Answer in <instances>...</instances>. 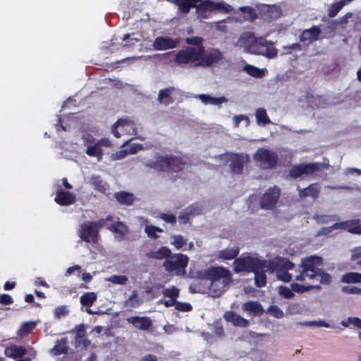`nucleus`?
<instances>
[{
  "instance_id": "f03ea898",
  "label": "nucleus",
  "mask_w": 361,
  "mask_h": 361,
  "mask_svg": "<svg viewBox=\"0 0 361 361\" xmlns=\"http://www.w3.org/2000/svg\"><path fill=\"white\" fill-rule=\"evenodd\" d=\"M196 277L201 280H209L211 281L209 289L221 295L225 292V288L232 282L231 271L223 267H212L203 271L196 272Z\"/></svg>"
},
{
  "instance_id": "4be33fe9",
  "label": "nucleus",
  "mask_w": 361,
  "mask_h": 361,
  "mask_svg": "<svg viewBox=\"0 0 361 361\" xmlns=\"http://www.w3.org/2000/svg\"><path fill=\"white\" fill-rule=\"evenodd\" d=\"M242 309L254 317L261 316L264 312L262 305L258 301H247L243 304Z\"/></svg>"
},
{
  "instance_id": "0e129e2a",
  "label": "nucleus",
  "mask_w": 361,
  "mask_h": 361,
  "mask_svg": "<svg viewBox=\"0 0 361 361\" xmlns=\"http://www.w3.org/2000/svg\"><path fill=\"white\" fill-rule=\"evenodd\" d=\"M160 218L169 224H176V216L172 214L163 213L160 215Z\"/></svg>"
},
{
  "instance_id": "0eeeda50",
  "label": "nucleus",
  "mask_w": 361,
  "mask_h": 361,
  "mask_svg": "<svg viewBox=\"0 0 361 361\" xmlns=\"http://www.w3.org/2000/svg\"><path fill=\"white\" fill-rule=\"evenodd\" d=\"M253 158L263 169H274L278 163L277 154L265 148H259L254 154Z\"/></svg>"
},
{
  "instance_id": "aec40b11",
  "label": "nucleus",
  "mask_w": 361,
  "mask_h": 361,
  "mask_svg": "<svg viewBox=\"0 0 361 361\" xmlns=\"http://www.w3.org/2000/svg\"><path fill=\"white\" fill-rule=\"evenodd\" d=\"M76 197L75 194L59 190L56 191L55 202L61 206H68L75 202Z\"/></svg>"
},
{
  "instance_id": "c03bdc74",
  "label": "nucleus",
  "mask_w": 361,
  "mask_h": 361,
  "mask_svg": "<svg viewBox=\"0 0 361 361\" xmlns=\"http://www.w3.org/2000/svg\"><path fill=\"white\" fill-rule=\"evenodd\" d=\"M201 2L198 6H197V11L201 13L202 17H205L203 16V13L207 11H213V1L211 0H201Z\"/></svg>"
},
{
  "instance_id": "052dcab7",
  "label": "nucleus",
  "mask_w": 361,
  "mask_h": 361,
  "mask_svg": "<svg viewBox=\"0 0 361 361\" xmlns=\"http://www.w3.org/2000/svg\"><path fill=\"white\" fill-rule=\"evenodd\" d=\"M36 324L34 322H26L21 325L20 331L24 334H28L33 330Z\"/></svg>"
},
{
  "instance_id": "393cba45",
  "label": "nucleus",
  "mask_w": 361,
  "mask_h": 361,
  "mask_svg": "<svg viewBox=\"0 0 361 361\" xmlns=\"http://www.w3.org/2000/svg\"><path fill=\"white\" fill-rule=\"evenodd\" d=\"M114 197L116 201L123 205L131 206L135 201L134 195L126 191H119L114 193Z\"/></svg>"
},
{
  "instance_id": "603ef678",
  "label": "nucleus",
  "mask_w": 361,
  "mask_h": 361,
  "mask_svg": "<svg viewBox=\"0 0 361 361\" xmlns=\"http://www.w3.org/2000/svg\"><path fill=\"white\" fill-rule=\"evenodd\" d=\"M185 211L190 217H194L202 213V207L196 203L188 207Z\"/></svg>"
},
{
  "instance_id": "412c9836",
  "label": "nucleus",
  "mask_w": 361,
  "mask_h": 361,
  "mask_svg": "<svg viewBox=\"0 0 361 361\" xmlns=\"http://www.w3.org/2000/svg\"><path fill=\"white\" fill-rule=\"evenodd\" d=\"M321 191V186L319 183H312L307 188L298 190V195L301 198H306L307 197H312L316 200L319 195Z\"/></svg>"
},
{
  "instance_id": "49530a36",
  "label": "nucleus",
  "mask_w": 361,
  "mask_h": 361,
  "mask_svg": "<svg viewBox=\"0 0 361 361\" xmlns=\"http://www.w3.org/2000/svg\"><path fill=\"white\" fill-rule=\"evenodd\" d=\"M164 297L177 300L180 295V290L176 286L164 288L162 291Z\"/></svg>"
},
{
  "instance_id": "72a5a7b5",
  "label": "nucleus",
  "mask_w": 361,
  "mask_h": 361,
  "mask_svg": "<svg viewBox=\"0 0 361 361\" xmlns=\"http://www.w3.org/2000/svg\"><path fill=\"white\" fill-rule=\"evenodd\" d=\"M90 182L94 188L100 192L104 193L109 188L107 183L104 182L100 176H92Z\"/></svg>"
},
{
  "instance_id": "39448f33",
  "label": "nucleus",
  "mask_w": 361,
  "mask_h": 361,
  "mask_svg": "<svg viewBox=\"0 0 361 361\" xmlns=\"http://www.w3.org/2000/svg\"><path fill=\"white\" fill-rule=\"evenodd\" d=\"M235 272H255L257 270L266 269L267 261L252 257H240L234 262Z\"/></svg>"
},
{
  "instance_id": "6ab92c4d",
  "label": "nucleus",
  "mask_w": 361,
  "mask_h": 361,
  "mask_svg": "<svg viewBox=\"0 0 361 361\" xmlns=\"http://www.w3.org/2000/svg\"><path fill=\"white\" fill-rule=\"evenodd\" d=\"M321 30L319 26L314 25L309 29L304 30L300 36V40L302 42H308L312 43L319 39Z\"/></svg>"
},
{
  "instance_id": "473e14b6",
  "label": "nucleus",
  "mask_w": 361,
  "mask_h": 361,
  "mask_svg": "<svg viewBox=\"0 0 361 361\" xmlns=\"http://www.w3.org/2000/svg\"><path fill=\"white\" fill-rule=\"evenodd\" d=\"M66 338H61L56 341L55 345L51 349V353L54 355H60L67 353L68 347L67 346Z\"/></svg>"
},
{
  "instance_id": "f8f14e48",
  "label": "nucleus",
  "mask_w": 361,
  "mask_h": 361,
  "mask_svg": "<svg viewBox=\"0 0 361 361\" xmlns=\"http://www.w3.org/2000/svg\"><path fill=\"white\" fill-rule=\"evenodd\" d=\"M281 190L274 186L269 188L261 197L259 204L262 209H272L275 207L279 197Z\"/></svg>"
},
{
  "instance_id": "bb28decb",
  "label": "nucleus",
  "mask_w": 361,
  "mask_h": 361,
  "mask_svg": "<svg viewBox=\"0 0 361 361\" xmlns=\"http://www.w3.org/2000/svg\"><path fill=\"white\" fill-rule=\"evenodd\" d=\"M174 90L175 88L172 86L160 90L158 94L159 102L166 105L172 104L173 102V99L171 97V94Z\"/></svg>"
},
{
  "instance_id": "4d7b16f0",
  "label": "nucleus",
  "mask_w": 361,
  "mask_h": 361,
  "mask_svg": "<svg viewBox=\"0 0 361 361\" xmlns=\"http://www.w3.org/2000/svg\"><path fill=\"white\" fill-rule=\"evenodd\" d=\"M128 278L123 275H114L109 279V281L115 284L125 285L128 281Z\"/></svg>"
},
{
  "instance_id": "20e7f679",
  "label": "nucleus",
  "mask_w": 361,
  "mask_h": 361,
  "mask_svg": "<svg viewBox=\"0 0 361 361\" xmlns=\"http://www.w3.org/2000/svg\"><path fill=\"white\" fill-rule=\"evenodd\" d=\"M105 226V220L100 219L98 221H87L82 224L79 229L80 239L88 243H97L99 240V231Z\"/></svg>"
},
{
  "instance_id": "6e6d98bb",
  "label": "nucleus",
  "mask_w": 361,
  "mask_h": 361,
  "mask_svg": "<svg viewBox=\"0 0 361 361\" xmlns=\"http://www.w3.org/2000/svg\"><path fill=\"white\" fill-rule=\"evenodd\" d=\"M173 245L177 249H180L183 245L186 244L187 240L181 235H176L173 236Z\"/></svg>"
},
{
  "instance_id": "e433bc0d",
  "label": "nucleus",
  "mask_w": 361,
  "mask_h": 361,
  "mask_svg": "<svg viewBox=\"0 0 361 361\" xmlns=\"http://www.w3.org/2000/svg\"><path fill=\"white\" fill-rule=\"evenodd\" d=\"M341 281L345 283H357L361 282V274L348 272L342 276Z\"/></svg>"
},
{
  "instance_id": "1a4fd4ad",
  "label": "nucleus",
  "mask_w": 361,
  "mask_h": 361,
  "mask_svg": "<svg viewBox=\"0 0 361 361\" xmlns=\"http://www.w3.org/2000/svg\"><path fill=\"white\" fill-rule=\"evenodd\" d=\"M203 51L204 47H201L200 49H196L192 47H187L177 53L174 61L178 64H188L200 61Z\"/></svg>"
},
{
  "instance_id": "09e8293b",
  "label": "nucleus",
  "mask_w": 361,
  "mask_h": 361,
  "mask_svg": "<svg viewBox=\"0 0 361 361\" xmlns=\"http://www.w3.org/2000/svg\"><path fill=\"white\" fill-rule=\"evenodd\" d=\"M232 10L231 6L224 1L221 2H214L213 1V11H223L228 13Z\"/></svg>"
},
{
  "instance_id": "f3484780",
  "label": "nucleus",
  "mask_w": 361,
  "mask_h": 361,
  "mask_svg": "<svg viewBox=\"0 0 361 361\" xmlns=\"http://www.w3.org/2000/svg\"><path fill=\"white\" fill-rule=\"evenodd\" d=\"M126 320L135 328L142 331H148L152 326V319L149 317L132 316Z\"/></svg>"
},
{
  "instance_id": "7ed1b4c3",
  "label": "nucleus",
  "mask_w": 361,
  "mask_h": 361,
  "mask_svg": "<svg viewBox=\"0 0 361 361\" xmlns=\"http://www.w3.org/2000/svg\"><path fill=\"white\" fill-rule=\"evenodd\" d=\"M144 165L160 172L175 173L182 171L185 165L181 157L174 155H158L155 160H148Z\"/></svg>"
},
{
  "instance_id": "864d4df0",
  "label": "nucleus",
  "mask_w": 361,
  "mask_h": 361,
  "mask_svg": "<svg viewBox=\"0 0 361 361\" xmlns=\"http://www.w3.org/2000/svg\"><path fill=\"white\" fill-rule=\"evenodd\" d=\"M54 317L57 319L66 316L69 313V310L66 305L58 306L54 309Z\"/></svg>"
},
{
  "instance_id": "680f3d73",
  "label": "nucleus",
  "mask_w": 361,
  "mask_h": 361,
  "mask_svg": "<svg viewBox=\"0 0 361 361\" xmlns=\"http://www.w3.org/2000/svg\"><path fill=\"white\" fill-rule=\"evenodd\" d=\"M175 308L181 312H190L192 310V307L190 303L177 301Z\"/></svg>"
},
{
  "instance_id": "8fccbe9b",
  "label": "nucleus",
  "mask_w": 361,
  "mask_h": 361,
  "mask_svg": "<svg viewBox=\"0 0 361 361\" xmlns=\"http://www.w3.org/2000/svg\"><path fill=\"white\" fill-rule=\"evenodd\" d=\"M240 10L247 16V18L252 21L257 18L255 10L251 6H243Z\"/></svg>"
},
{
  "instance_id": "4c0bfd02",
  "label": "nucleus",
  "mask_w": 361,
  "mask_h": 361,
  "mask_svg": "<svg viewBox=\"0 0 361 361\" xmlns=\"http://www.w3.org/2000/svg\"><path fill=\"white\" fill-rule=\"evenodd\" d=\"M257 123L259 126H267L271 123L267 116V111L263 108H259L256 111Z\"/></svg>"
},
{
  "instance_id": "dca6fc26",
  "label": "nucleus",
  "mask_w": 361,
  "mask_h": 361,
  "mask_svg": "<svg viewBox=\"0 0 361 361\" xmlns=\"http://www.w3.org/2000/svg\"><path fill=\"white\" fill-rule=\"evenodd\" d=\"M334 228H339L353 234H361V223L359 219L336 223Z\"/></svg>"
},
{
  "instance_id": "7c9ffc66",
  "label": "nucleus",
  "mask_w": 361,
  "mask_h": 361,
  "mask_svg": "<svg viewBox=\"0 0 361 361\" xmlns=\"http://www.w3.org/2000/svg\"><path fill=\"white\" fill-rule=\"evenodd\" d=\"M353 1V0H336L329 7L328 10V16L330 18L335 17L343 6Z\"/></svg>"
},
{
  "instance_id": "9b49d317",
  "label": "nucleus",
  "mask_w": 361,
  "mask_h": 361,
  "mask_svg": "<svg viewBox=\"0 0 361 361\" xmlns=\"http://www.w3.org/2000/svg\"><path fill=\"white\" fill-rule=\"evenodd\" d=\"M251 54L264 56L269 59H273L277 56L278 51L274 44L264 37L257 39L255 45L250 48Z\"/></svg>"
},
{
  "instance_id": "a18cd8bd",
  "label": "nucleus",
  "mask_w": 361,
  "mask_h": 361,
  "mask_svg": "<svg viewBox=\"0 0 361 361\" xmlns=\"http://www.w3.org/2000/svg\"><path fill=\"white\" fill-rule=\"evenodd\" d=\"M290 287H291L292 290H293V292H295V293H303L307 292V291L313 289L314 288H320L319 285H317V286H312V285L304 286V285L299 284L298 283H291L290 284Z\"/></svg>"
},
{
  "instance_id": "338daca9",
  "label": "nucleus",
  "mask_w": 361,
  "mask_h": 361,
  "mask_svg": "<svg viewBox=\"0 0 361 361\" xmlns=\"http://www.w3.org/2000/svg\"><path fill=\"white\" fill-rule=\"evenodd\" d=\"M76 331V340H81L86 336L85 329L83 324L78 325L75 328Z\"/></svg>"
},
{
  "instance_id": "774afa93",
  "label": "nucleus",
  "mask_w": 361,
  "mask_h": 361,
  "mask_svg": "<svg viewBox=\"0 0 361 361\" xmlns=\"http://www.w3.org/2000/svg\"><path fill=\"white\" fill-rule=\"evenodd\" d=\"M13 303L12 297L8 294H2L0 295V304L9 305Z\"/></svg>"
},
{
  "instance_id": "13d9d810",
  "label": "nucleus",
  "mask_w": 361,
  "mask_h": 361,
  "mask_svg": "<svg viewBox=\"0 0 361 361\" xmlns=\"http://www.w3.org/2000/svg\"><path fill=\"white\" fill-rule=\"evenodd\" d=\"M186 42L188 44L196 46V49H200L201 47H204L202 44L203 40L200 37H192L186 39Z\"/></svg>"
},
{
  "instance_id": "9d476101",
  "label": "nucleus",
  "mask_w": 361,
  "mask_h": 361,
  "mask_svg": "<svg viewBox=\"0 0 361 361\" xmlns=\"http://www.w3.org/2000/svg\"><path fill=\"white\" fill-rule=\"evenodd\" d=\"M324 169V164L320 162L301 163L293 165L289 171V175L293 178H298L302 175H312Z\"/></svg>"
},
{
  "instance_id": "cd10ccee",
  "label": "nucleus",
  "mask_w": 361,
  "mask_h": 361,
  "mask_svg": "<svg viewBox=\"0 0 361 361\" xmlns=\"http://www.w3.org/2000/svg\"><path fill=\"white\" fill-rule=\"evenodd\" d=\"M281 11L275 5H266L263 13V18L271 21L280 17Z\"/></svg>"
},
{
  "instance_id": "6e6552de",
  "label": "nucleus",
  "mask_w": 361,
  "mask_h": 361,
  "mask_svg": "<svg viewBox=\"0 0 361 361\" xmlns=\"http://www.w3.org/2000/svg\"><path fill=\"white\" fill-rule=\"evenodd\" d=\"M188 257L185 255L171 254L163 263V267L167 271H176V274L185 273V269L188 264Z\"/></svg>"
},
{
  "instance_id": "f704fd0d",
  "label": "nucleus",
  "mask_w": 361,
  "mask_h": 361,
  "mask_svg": "<svg viewBox=\"0 0 361 361\" xmlns=\"http://www.w3.org/2000/svg\"><path fill=\"white\" fill-rule=\"evenodd\" d=\"M265 271V269H262L253 272L255 274V284L258 288H262L267 284Z\"/></svg>"
},
{
  "instance_id": "3c124183",
  "label": "nucleus",
  "mask_w": 361,
  "mask_h": 361,
  "mask_svg": "<svg viewBox=\"0 0 361 361\" xmlns=\"http://www.w3.org/2000/svg\"><path fill=\"white\" fill-rule=\"evenodd\" d=\"M267 312L276 319H281L284 317L283 310L276 305L269 306Z\"/></svg>"
},
{
  "instance_id": "ea45409f",
  "label": "nucleus",
  "mask_w": 361,
  "mask_h": 361,
  "mask_svg": "<svg viewBox=\"0 0 361 361\" xmlns=\"http://www.w3.org/2000/svg\"><path fill=\"white\" fill-rule=\"evenodd\" d=\"M201 0H176V3L183 12H188L191 8L197 6Z\"/></svg>"
},
{
  "instance_id": "5fc2aeb1",
  "label": "nucleus",
  "mask_w": 361,
  "mask_h": 361,
  "mask_svg": "<svg viewBox=\"0 0 361 361\" xmlns=\"http://www.w3.org/2000/svg\"><path fill=\"white\" fill-rule=\"evenodd\" d=\"M279 293L286 299H290L294 296L293 290L292 288H289L284 286H281L279 287Z\"/></svg>"
},
{
  "instance_id": "b1692460",
  "label": "nucleus",
  "mask_w": 361,
  "mask_h": 361,
  "mask_svg": "<svg viewBox=\"0 0 361 361\" xmlns=\"http://www.w3.org/2000/svg\"><path fill=\"white\" fill-rule=\"evenodd\" d=\"M4 354L8 357L20 358L26 354V349L24 346L11 345L5 348Z\"/></svg>"
},
{
  "instance_id": "423d86ee",
  "label": "nucleus",
  "mask_w": 361,
  "mask_h": 361,
  "mask_svg": "<svg viewBox=\"0 0 361 361\" xmlns=\"http://www.w3.org/2000/svg\"><path fill=\"white\" fill-rule=\"evenodd\" d=\"M218 159L226 163L230 161L229 167L233 173L241 174L245 163L248 161L247 155L242 154L226 152L218 156Z\"/></svg>"
},
{
  "instance_id": "37998d69",
  "label": "nucleus",
  "mask_w": 361,
  "mask_h": 361,
  "mask_svg": "<svg viewBox=\"0 0 361 361\" xmlns=\"http://www.w3.org/2000/svg\"><path fill=\"white\" fill-rule=\"evenodd\" d=\"M140 305V301L136 291H133L132 295L125 302V307L128 309L137 307Z\"/></svg>"
},
{
  "instance_id": "f257e3e1",
  "label": "nucleus",
  "mask_w": 361,
  "mask_h": 361,
  "mask_svg": "<svg viewBox=\"0 0 361 361\" xmlns=\"http://www.w3.org/2000/svg\"><path fill=\"white\" fill-rule=\"evenodd\" d=\"M322 264V258L319 256H310L302 259L299 264L300 274L295 278V281H318L322 284H329L331 282V276L319 268Z\"/></svg>"
},
{
  "instance_id": "2f4dec72",
  "label": "nucleus",
  "mask_w": 361,
  "mask_h": 361,
  "mask_svg": "<svg viewBox=\"0 0 361 361\" xmlns=\"http://www.w3.org/2000/svg\"><path fill=\"white\" fill-rule=\"evenodd\" d=\"M198 97L204 104L218 105L227 102V99L224 96L220 97H214L210 95L202 94H199Z\"/></svg>"
},
{
  "instance_id": "4468645a",
  "label": "nucleus",
  "mask_w": 361,
  "mask_h": 361,
  "mask_svg": "<svg viewBox=\"0 0 361 361\" xmlns=\"http://www.w3.org/2000/svg\"><path fill=\"white\" fill-rule=\"evenodd\" d=\"M118 128H121V130L123 133L130 131V135H136L137 129L135 128V123L133 121L128 118H120L114 125L112 133L114 135L118 138L121 137V133L117 130Z\"/></svg>"
},
{
  "instance_id": "69168bd1",
  "label": "nucleus",
  "mask_w": 361,
  "mask_h": 361,
  "mask_svg": "<svg viewBox=\"0 0 361 361\" xmlns=\"http://www.w3.org/2000/svg\"><path fill=\"white\" fill-rule=\"evenodd\" d=\"M342 291L348 294H358L361 295V288L355 286H344L342 288Z\"/></svg>"
},
{
  "instance_id": "bf43d9fd",
  "label": "nucleus",
  "mask_w": 361,
  "mask_h": 361,
  "mask_svg": "<svg viewBox=\"0 0 361 361\" xmlns=\"http://www.w3.org/2000/svg\"><path fill=\"white\" fill-rule=\"evenodd\" d=\"M358 248L359 247H356L352 250L350 259L353 262V268L361 269V257L357 258L355 256Z\"/></svg>"
},
{
  "instance_id": "58836bf2",
  "label": "nucleus",
  "mask_w": 361,
  "mask_h": 361,
  "mask_svg": "<svg viewBox=\"0 0 361 361\" xmlns=\"http://www.w3.org/2000/svg\"><path fill=\"white\" fill-rule=\"evenodd\" d=\"M86 154L90 157H97L98 161H101L103 157V151L95 142L94 145L88 146L85 150Z\"/></svg>"
},
{
  "instance_id": "e2e57ef3",
  "label": "nucleus",
  "mask_w": 361,
  "mask_h": 361,
  "mask_svg": "<svg viewBox=\"0 0 361 361\" xmlns=\"http://www.w3.org/2000/svg\"><path fill=\"white\" fill-rule=\"evenodd\" d=\"M277 275H278V278L281 281H283L285 283L290 282L291 279H292V276H291L290 274H289L286 270L277 271Z\"/></svg>"
},
{
  "instance_id": "2eb2a0df",
  "label": "nucleus",
  "mask_w": 361,
  "mask_h": 361,
  "mask_svg": "<svg viewBox=\"0 0 361 361\" xmlns=\"http://www.w3.org/2000/svg\"><path fill=\"white\" fill-rule=\"evenodd\" d=\"M178 38L173 39L170 37H157L155 38L153 47L156 50H166L173 49L179 44Z\"/></svg>"
},
{
  "instance_id": "a211bd4d",
  "label": "nucleus",
  "mask_w": 361,
  "mask_h": 361,
  "mask_svg": "<svg viewBox=\"0 0 361 361\" xmlns=\"http://www.w3.org/2000/svg\"><path fill=\"white\" fill-rule=\"evenodd\" d=\"M224 318L227 322L231 323L235 326L246 328L250 325V322L232 310L225 312Z\"/></svg>"
},
{
  "instance_id": "a19ab883",
  "label": "nucleus",
  "mask_w": 361,
  "mask_h": 361,
  "mask_svg": "<svg viewBox=\"0 0 361 361\" xmlns=\"http://www.w3.org/2000/svg\"><path fill=\"white\" fill-rule=\"evenodd\" d=\"M244 70L246 73L256 78H261L264 76V71L252 65L246 64L244 66Z\"/></svg>"
},
{
  "instance_id": "ddd939ff",
  "label": "nucleus",
  "mask_w": 361,
  "mask_h": 361,
  "mask_svg": "<svg viewBox=\"0 0 361 361\" xmlns=\"http://www.w3.org/2000/svg\"><path fill=\"white\" fill-rule=\"evenodd\" d=\"M223 59V54L218 49H211L204 51L200 59L199 65L207 67L218 63Z\"/></svg>"
},
{
  "instance_id": "c756f323",
  "label": "nucleus",
  "mask_w": 361,
  "mask_h": 361,
  "mask_svg": "<svg viewBox=\"0 0 361 361\" xmlns=\"http://www.w3.org/2000/svg\"><path fill=\"white\" fill-rule=\"evenodd\" d=\"M239 254V247L234 245L232 247H228L220 250L218 257L224 260H231L235 259Z\"/></svg>"
},
{
  "instance_id": "c9c22d12",
  "label": "nucleus",
  "mask_w": 361,
  "mask_h": 361,
  "mask_svg": "<svg viewBox=\"0 0 361 361\" xmlns=\"http://www.w3.org/2000/svg\"><path fill=\"white\" fill-rule=\"evenodd\" d=\"M294 267L295 264L288 259L286 258L278 259L275 264V268L277 271L286 270L288 271V270L293 269Z\"/></svg>"
},
{
  "instance_id": "5701e85b",
  "label": "nucleus",
  "mask_w": 361,
  "mask_h": 361,
  "mask_svg": "<svg viewBox=\"0 0 361 361\" xmlns=\"http://www.w3.org/2000/svg\"><path fill=\"white\" fill-rule=\"evenodd\" d=\"M257 39L252 32H245L239 38V43L247 52L251 53V47L255 45Z\"/></svg>"
},
{
  "instance_id": "a878e982",
  "label": "nucleus",
  "mask_w": 361,
  "mask_h": 361,
  "mask_svg": "<svg viewBox=\"0 0 361 361\" xmlns=\"http://www.w3.org/2000/svg\"><path fill=\"white\" fill-rule=\"evenodd\" d=\"M305 98L308 106L313 109L324 108L326 104L323 97L319 95H313L308 93L306 94Z\"/></svg>"
},
{
  "instance_id": "de8ad7c7",
  "label": "nucleus",
  "mask_w": 361,
  "mask_h": 361,
  "mask_svg": "<svg viewBox=\"0 0 361 361\" xmlns=\"http://www.w3.org/2000/svg\"><path fill=\"white\" fill-rule=\"evenodd\" d=\"M145 231L149 238L156 240L159 237L157 232L162 233L163 229L155 226L148 225L145 226Z\"/></svg>"
},
{
  "instance_id": "c85d7f7f",
  "label": "nucleus",
  "mask_w": 361,
  "mask_h": 361,
  "mask_svg": "<svg viewBox=\"0 0 361 361\" xmlns=\"http://www.w3.org/2000/svg\"><path fill=\"white\" fill-rule=\"evenodd\" d=\"M171 252L169 248L165 246H161L156 251H152L146 254L147 257L149 259H167L171 255Z\"/></svg>"
},
{
  "instance_id": "79ce46f5",
  "label": "nucleus",
  "mask_w": 361,
  "mask_h": 361,
  "mask_svg": "<svg viewBox=\"0 0 361 361\" xmlns=\"http://www.w3.org/2000/svg\"><path fill=\"white\" fill-rule=\"evenodd\" d=\"M97 300L94 292L86 293L80 297V303L83 306L91 307Z\"/></svg>"
}]
</instances>
